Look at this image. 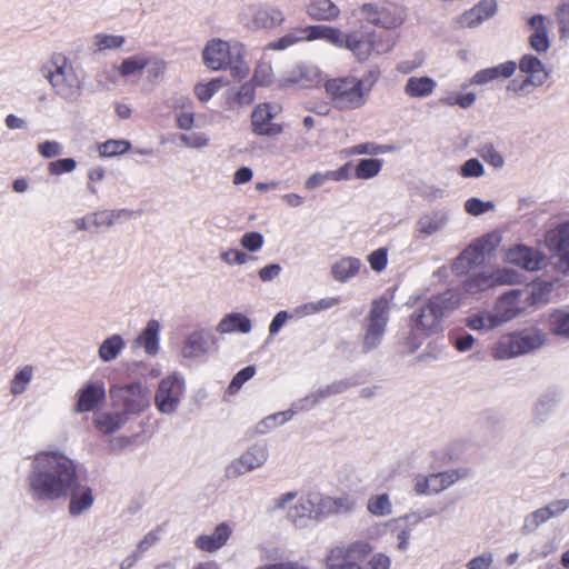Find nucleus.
Returning <instances> with one entry per match:
<instances>
[{
    "mask_svg": "<svg viewBox=\"0 0 569 569\" xmlns=\"http://www.w3.org/2000/svg\"><path fill=\"white\" fill-rule=\"evenodd\" d=\"M301 41H309V26L291 30L278 40L270 42L267 48L271 50H284Z\"/></svg>",
    "mask_w": 569,
    "mask_h": 569,
    "instance_id": "44",
    "label": "nucleus"
},
{
    "mask_svg": "<svg viewBox=\"0 0 569 569\" xmlns=\"http://www.w3.org/2000/svg\"><path fill=\"white\" fill-rule=\"evenodd\" d=\"M131 144L124 139L108 140L99 144V153L101 157H116L126 153Z\"/></svg>",
    "mask_w": 569,
    "mask_h": 569,
    "instance_id": "58",
    "label": "nucleus"
},
{
    "mask_svg": "<svg viewBox=\"0 0 569 569\" xmlns=\"http://www.w3.org/2000/svg\"><path fill=\"white\" fill-rule=\"evenodd\" d=\"M485 261V256L478 247L471 242L453 261L452 271L456 274L469 272L472 268L480 266Z\"/></svg>",
    "mask_w": 569,
    "mask_h": 569,
    "instance_id": "35",
    "label": "nucleus"
},
{
    "mask_svg": "<svg viewBox=\"0 0 569 569\" xmlns=\"http://www.w3.org/2000/svg\"><path fill=\"white\" fill-rule=\"evenodd\" d=\"M42 76L49 81L54 93L67 102H76L80 98L83 79L66 56L53 54L42 67Z\"/></svg>",
    "mask_w": 569,
    "mask_h": 569,
    "instance_id": "4",
    "label": "nucleus"
},
{
    "mask_svg": "<svg viewBox=\"0 0 569 569\" xmlns=\"http://www.w3.org/2000/svg\"><path fill=\"white\" fill-rule=\"evenodd\" d=\"M359 14L373 26L391 30L403 24L407 9L395 2H369L359 8Z\"/></svg>",
    "mask_w": 569,
    "mask_h": 569,
    "instance_id": "12",
    "label": "nucleus"
},
{
    "mask_svg": "<svg viewBox=\"0 0 569 569\" xmlns=\"http://www.w3.org/2000/svg\"><path fill=\"white\" fill-rule=\"evenodd\" d=\"M450 214L445 209H432L423 212L415 223L418 238L426 239L441 233L449 223Z\"/></svg>",
    "mask_w": 569,
    "mask_h": 569,
    "instance_id": "21",
    "label": "nucleus"
},
{
    "mask_svg": "<svg viewBox=\"0 0 569 569\" xmlns=\"http://www.w3.org/2000/svg\"><path fill=\"white\" fill-rule=\"evenodd\" d=\"M78 480V465L60 450H44L34 455L28 485L37 501L67 498Z\"/></svg>",
    "mask_w": 569,
    "mask_h": 569,
    "instance_id": "1",
    "label": "nucleus"
},
{
    "mask_svg": "<svg viewBox=\"0 0 569 569\" xmlns=\"http://www.w3.org/2000/svg\"><path fill=\"white\" fill-rule=\"evenodd\" d=\"M368 511L376 517H386L392 512V503L387 493L371 496L367 501Z\"/></svg>",
    "mask_w": 569,
    "mask_h": 569,
    "instance_id": "51",
    "label": "nucleus"
},
{
    "mask_svg": "<svg viewBox=\"0 0 569 569\" xmlns=\"http://www.w3.org/2000/svg\"><path fill=\"white\" fill-rule=\"evenodd\" d=\"M555 399L549 396H542L538 399L533 408V418L537 423L543 422L553 411Z\"/></svg>",
    "mask_w": 569,
    "mask_h": 569,
    "instance_id": "59",
    "label": "nucleus"
},
{
    "mask_svg": "<svg viewBox=\"0 0 569 569\" xmlns=\"http://www.w3.org/2000/svg\"><path fill=\"white\" fill-rule=\"evenodd\" d=\"M529 24L533 29L529 38L531 48L539 53L547 52L550 48V41L545 26V17L541 14L533 16L530 18Z\"/></svg>",
    "mask_w": 569,
    "mask_h": 569,
    "instance_id": "38",
    "label": "nucleus"
},
{
    "mask_svg": "<svg viewBox=\"0 0 569 569\" xmlns=\"http://www.w3.org/2000/svg\"><path fill=\"white\" fill-rule=\"evenodd\" d=\"M391 36L382 32L351 31L342 32L340 49L349 50L355 59L362 63L371 59L389 53L395 47Z\"/></svg>",
    "mask_w": 569,
    "mask_h": 569,
    "instance_id": "7",
    "label": "nucleus"
},
{
    "mask_svg": "<svg viewBox=\"0 0 569 569\" xmlns=\"http://www.w3.org/2000/svg\"><path fill=\"white\" fill-rule=\"evenodd\" d=\"M104 399V383L102 381H89L78 390L76 411L79 413L93 411Z\"/></svg>",
    "mask_w": 569,
    "mask_h": 569,
    "instance_id": "25",
    "label": "nucleus"
},
{
    "mask_svg": "<svg viewBox=\"0 0 569 569\" xmlns=\"http://www.w3.org/2000/svg\"><path fill=\"white\" fill-rule=\"evenodd\" d=\"M284 20V12L267 2H246L237 13V21L250 31L272 30L280 27Z\"/></svg>",
    "mask_w": 569,
    "mask_h": 569,
    "instance_id": "9",
    "label": "nucleus"
},
{
    "mask_svg": "<svg viewBox=\"0 0 569 569\" xmlns=\"http://www.w3.org/2000/svg\"><path fill=\"white\" fill-rule=\"evenodd\" d=\"M471 476V469L461 467L429 475L418 473L413 478V491L418 496H433Z\"/></svg>",
    "mask_w": 569,
    "mask_h": 569,
    "instance_id": "13",
    "label": "nucleus"
},
{
    "mask_svg": "<svg viewBox=\"0 0 569 569\" xmlns=\"http://www.w3.org/2000/svg\"><path fill=\"white\" fill-rule=\"evenodd\" d=\"M362 268V262L359 258L345 256L336 260L330 267L331 277L345 283L350 279L357 277Z\"/></svg>",
    "mask_w": 569,
    "mask_h": 569,
    "instance_id": "30",
    "label": "nucleus"
},
{
    "mask_svg": "<svg viewBox=\"0 0 569 569\" xmlns=\"http://www.w3.org/2000/svg\"><path fill=\"white\" fill-rule=\"evenodd\" d=\"M321 506L326 518L333 513L351 511L355 508V501L348 496L333 498L321 495Z\"/></svg>",
    "mask_w": 569,
    "mask_h": 569,
    "instance_id": "43",
    "label": "nucleus"
},
{
    "mask_svg": "<svg viewBox=\"0 0 569 569\" xmlns=\"http://www.w3.org/2000/svg\"><path fill=\"white\" fill-rule=\"evenodd\" d=\"M552 284L549 282L532 283L520 289L527 309L547 301V297L551 292Z\"/></svg>",
    "mask_w": 569,
    "mask_h": 569,
    "instance_id": "41",
    "label": "nucleus"
},
{
    "mask_svg": "<svg viewBox=\"0 0 569 569\" xmlns=\"http://www.w3.org/2000/svg\"><path fill=\"white\" fill-rule=\"evenodd\" d=\"M269 449L266 443L256 442L248 447L238 458L229 462L224 469L228 479H237L266 465Z\"/></svg>",
    "mask_w": 569,
    "mask_h": 569,
    "instance_id": "17",
    "label": "nucleus"
},
{
    "mask_svg": "<svg viewBox=\"0 0 569 569\" xmlns=\"http://www.w3.org/2000/svg\"><path fill=\"white\" fill-rule=\"evenodd\" d=\"M383 166L382 159L367 158L361 159L356 166L355 176L360 180H369L379 174Z\"/></svg>",
    "mask_w": 569,
    "mask_h": 569,
    "instance_id": "50",
    "label": "nucleus"
},
{
    "mask_svg": "<svg viewBox=\"0 0 569 569\" xmlns=\"http://www.w3.org/2000/svg\"><path fill=\"white\" fill-rule=\"evenodd\" d=\"M126 341L122 336L114 333L106 338L98 349V357L102 362H111L123 351Z\"/></svg>",
    "mask_w": 569,
    "mask_h": 569,
    "instance_id": "40",
    "label": "nucleus"
},
{
    "mask_svg": "<svg viewBox=\"0 0 569 569\" xmlns=\"http://www.w3.org/2000/svg\"><path fill=\"white\" fill-rule=\"evenodd\" d=\"M293 410H284L281 412L270 415L257 423L256 432L261 435L267 433L270 430L277 428L278 426H282L287 421H290L293 418Z\"/></svg>",
    "mask_w": 569,
    "mask_h": 569,
    "instance_id": "49",
    "label": "nucleus"
},
{
    "mask_svg": "<svg viewBox=\"0 0 569 569\" xmlns=\"http://www.w3.org/2000/svg\"><path fill=\"white\" fill-rule=\"evenodd\" d=\"M519 281L520 274L517 271L509 268H499L469 274L463 281V290L469 296L477 297L493 287L515 284Z\"/></svg>",
    "mask_w": 569,
    "mask_h": 569,
    "instance_id": "14",
    "label": "nucleus"
},
{
    "mask_svg": "<svg viewBox=\"0 0 569 569\" xmlns=\"http://www.w3.org/2000/svg\"><path fill=\"white\" fill-rule=\"evenodd\" d=\"M466 325L476 331H490L500 327V322L493 311H478L466 319Z\"/></svg>",
    "mask_w": 569,
    "mask_h": 569,
    "instance_id": "42",
    "label": "nucleus"
},
{
    "mask_svg": "<svg viewBox=\"0 0 569 569\" xmlns=\"http://www.w3.org/2000/svg\"><path fill=\"white\" fill-rule=\"evenodd\" d=\"M110 395L112 399L121 402L122 411L128 417L129 415H139L150 407V389L140 382L112 386Z\"/></svg>",
    "mask_w": 569,
    "mask_h": 569,
    "instance_id": "15",
    "label": "nucleus"
},
{
    "mask_svg": "<svg viewBox=\"0 0 569 569\" xmlns=\"http://www.w3.org/2000/svg\"><path fill=\"white\" fill-rule=\"evenodd\" d=\"M183 395V378L177 373L167 376L159 382L154 395L157 410L163 415H173L179 408Z\"/></svg>",
    "mask_w": 569,
    "mask_h": 569,
    "instance_id": "18",
    "label": "nucleus"
},
{
    "mask_svg": "<svg viewBox=\"0 0 569 569\" xmlns=\"http://www.w3.org/2000/svg\"><path fill=\"white\" fill-rule=\"evenodd\" d=\"M550 251L557 257L556 268L566 273L569 271V221L558 224L546 236Z\"/></svg>",
    "mask_w": 569,
    "mask_h": 569,
    "instance_id": "19",
    "label": "nucleus"
},
{
    "mask_svg": "<svg viewBox=\"0 0 569 569\" xmlns=\"http://www.w3.org/2000/svg\"><path fill=\"white\" fill-rule=\"evenodd\" d=\"M147 62L148 66H146V69L149 80L158 81L159 79H162L167 71V62L161 58L151 57L148 54Z\"/></svg>",
    "mask_w": 569,
    "mask_h": 569,
    "instance_id": "61",
    "label": "nucleus"
},
{
    "mask_svg": "<svg viewBox=\"0 0 569 569\" xmlns=\"http://www.w3.org/2000/svg\"><path fill=\"white\" fill-rule=\"evenodd\" d=\"M307 13L315 20L333 21L340 14V9L331 0H312L307 6Z\"/></svg>",
    "mask_w": 569,
    "mask_h": 569,
    "instance_id": "39",
    "label": "nucleus"
},
{
    "mask_svg": "<svg viewBox=\"0 0 569 569\" xmlns=\"http://www.w3.org/2000/svg\"><path fill=\"white\" fill-rule=\"evenodd\" d=\"M390 301L380 297L371 302L370 310L365 320L362 350L369 352L378 348L382 340L389 321Z\"/></svg>",
    "mask_w": 569,
    "mask_h": 569,
    "instance_id": "11",
    "label": "nucleus"
},
{
    "mask_svg": "<svg viewBox=\"0 0 569 569\" xmlns=\"http://www.w3.org/2000/svg\"><path fill=\"white\" fill-rule=\"evenodd\" d=\"M498 7L497 0H480L472 8L461 13L457 19V23L461 28H478L485 21L496 16Z\"/></svg>",
    "mask_w": 569,
    "mask_h": 569,
    "instance_id": "23",
    "label": "nucleus"
},
{
    "mask_svg": "<svg viewBox=\"0 0 569 569\" xmlns=\"http://www.w3.org/2000/svg\"><path fill=\"white\" fill-rule=\"evenodd\" d=\"M437 86V81L431 77H410L403 86V92L410 98L423 99L430 97Z\"/></svg>",
    "mask_w": 569,
    "mask_h": 569,
    "instance_id": "34",
    "label": "nucleus"
},
{
    "mask_svg": "<svg viewBox=\"0 0 569 569\" xmlns=\"http://www.w3.org/2000/svg\"><path fill=\"white\" fill-rule=\"evenodd\" d=\"M547 342V333L537 328L528 327L502 335L491 348V357L496 360H508L540 349Z\"/></svg>",
    "mask_w": 569,
    "mask_h": 569,
    "instance_id": "5",
    "label": "nucleus"
},
{
    "mask_svg": "<svg viewBox=\"0 0 569 569\" xmlns=\"http://www.w3.org/2000/svg\"><path fill=\"white\" fill-rule=\"evenodd\" d=\"M252 329L250 318L240 312H230L222 317L217 326L220 335H230L234 332L249 333Z\"/></svg>",
    "mask_w": 569,
    "mask_h": 569,
    "instance_id": "33",
    "label": "nucleus"
},
{
    "mask_svg": "<svg viewBox=\"0 0 569 569\" xmlns=\"http://www.w3.org/2000/svg\"><path fill=\"white\" fill-rule=\"evenodd\" d=\"M351 386H352V382L350 380L342 379V380H338L332 383H329L322 388H319L316 391L318 393V397L322 401L329 397L346 392Z\"/></svg>",
    "mask_w": 569,
    "mask_h": 569,
    "instance_id": "60",
    "label": "nucleus"
},
{
    "mask_svg": "<svg viewBox=\"0 0 569 569\" xmlns=\"http://www.w3.org/2000/svg\"><path fill=\"white\" fill-rule=\"evenodd\" d=\"M146 66H148L147 54L139 53L123 59L118 71L122 77L140 76Z\"/></svg>",
    "mask_w": 569,
    "mask_h": 569,
    "instance_id": "48",
    "label": "nucleus"
},
{
    "mask_svg": "<svg viewBox=\"0 0 569 569\" xmlns=\"http://www.w3.org/2000/svg\"><path fill=\"white\" fill-rule=\"evenodd\" d=\"M126 412L121 411H99L93 416L94 427L103 435H111L120 430L128 421Z\"/></svg>",
    "mask_w": 569,
    "mask_h": 569,
    "instance_id": "31",
    "label": "nucleus"
},
{
    "mask_svg": "<svg viewBox=\"0 0 569 569\" xmlns=\"http://www.w3.org/2000/svg\"><path fill=\"white\" fill-rule=\"evenodd\" d=\"M341 36L342 31L335 27L325 24L309 26V41L323 39L332 46L339 48V44L341 43Z\"/></svg>",
    "mask_w": 569,
    "mask_h": 569,
    "instance_id": "47",
    "label": "nucleus"
},
{
    "mask_svg": "<svg viewBox=\"0 0 569 569\" xmlns=\"http://www.w3.org/2000/svg\"><path fill=\"white\" fill-rule=\"evenodd\" d=\"M180 143L189 149L200 150L210 144V138L204 132H188L179 136Z\"/></svg>",
    "mask_w": 569,
    "mask_h": 569,
    "instance_id": "56",
    "label": "nucleus"
},
{
    "mask_svg": "<svg viewBox=\"0 0 569 569\" xmlns=\"http://www.w3.org/2000/svg\"><path fill=\"white\" fill-rule=\"evenodd\" d=\"M476 99L477 97L473 92L456 93L450 91L446 92L440 98V103L449 107L459 106L462 109H468L475 103Z\"/></svg>",
    "mask_w": 569,
    "mask_h": 569,
    "instance_id": "54",
    "label": "nucleus"
},
{
    "mask_svg": "<svg viewBox=\"0 0 569 569\" xmlns=\"http://www.w3.org/2000/svg\"><path fill=\"white\" fill-rule=\"evenodd\" d=\"M549 331L562 339H569V311L557 309L548 317Z\"/></svg>",
    "mask_w": 569,
    "mask_h": 569,
    "instance_id": "45",
    "label": "nucleus"
},
{
    "mask_svg": "<svg viewBox=\"0 0 569 569\" xmlns=\"http://www.w3.org/2000/svg\"><path fill=\"white\" fill-rule=\"evenodd\" d=\"M232 528L227 522H220L210 535H200L194 540V546L204 552H216L227 545L231 537Z\"/></svg>",
    "mask_w": 569,
    "mask_h": 569,
    "instance_id": "28",
    "label": "nucleus"
},
{
    "mask_svg": "<svg viewBox=\"0 0 569 569\" xmlns=\"http://www.w3.org/2000/svg\"><path fill=\"white\" fill-rule=\"evenodd\" d=\"M223 86V79L217 78L212 79L209 82L206 83H198L193 91L196 97L201 102H208L217 92L218 90Z\"/></svg>",
    "mask_w": 569,
    "mask_h": 569,
    "instance_id": "55",
    "label": "nucleus"
},
{
    "mask_svg": "<svg viewBox=\"0 0 569 569\" xmlns=\"http://www.w3.org/2000/svg\"><path fill=\"white\" fill-rule=\"evenodd\" d=\"M244 46L238 41L211 39L202 50L204 66L212 70H229L234 78H246L250 68L244 60Z\"/></svg>",
    "mask_w": 569,
    "mask_h": 569,
    "instance_id": "2",
    "label": "nucleus"
},
{
    "mask_svg": "<svg viewBox=\"0 0 569 569\" xmlns=\"http://www.w3.org/2000/svg\"><path fill=\"white\" fill-rule=\"evenodd\" d=\"M516 69V62L507 61L491 68L479 70L470 79V84L482 86L498 78H510Z\"/></svg>",
    "mask_w": 569,
    "mask_h": 569,
    "instance_id": "32",
    "label": "nucleus"
},
{
    "mask_svg": "<svg viewBox=\"0 0 569 569\" xmlns=\"http://www.w3.org/2000/svg\"><path fill=\"white\" fill-rule=\"evenodd\" d=\"M33 377V368L31 366H24L18 370L10 382V392L13 396L23 393L31 379Z\"/></svg>",
    "mask_w": 569,
    "mask_h": 569,
    "instance_id": "52",
    "label": "nucleus"
},
{
    "mask_svg": "<svg viewBox=\"0 0 569 569\" xmlns=\"http://www.w3.org/2000/svg\"><path fill=\"white\" fill-rule=\"evenodd\" d=\"M226 108L236 110L248 106L254 100V87L251 82L242 83L238 89H229L224 93Z\"/></svg>",
    "mask_w": 569,
    "mask_h": 569,
    "instance_id": "36",
    "label": "nucleus"
},
{
    "mask_svg": "<svg viewBox=\"0 0 569 569\" xmlns=\"http://www.w3.org/2000/svg\"><path fill=\"white\" fill-rule=\"evenodd\" d=\"M460 299L453 291H446L425 300L410 316L413 331L431 336L441 330L443 319L459 307Z\"/></svg>",
    "mask_w": 569,
    "mask_h": 569,
    "instance_id": "3",
    "label": "nucleus"
},
{
    "mask_svg": "<svg viewBox=\"0 0 569 569\" xmlns=\"http://www.w3.org/2000/svg\"><path fill=\"white\" fill-rule=\"evenodd\" d=\"M527 310L520 289H512L500 296L493 308L500 326L517 318Z\"/></svg>",
    "mask_w": 569,
    "mask_h": 569,
    "instance_id": "20",
    "label": "nucleus"
},
{
    "mask_svg": "<svg viewBox=\"0 0 569 569\" xmlns=\"http://www.w3.org/2000/svg\"><path fill=\"white\" fill-rule=\"evenodd\" d=\"M373 549L365 539L333 545L326 552L325 569H359V561L366 560Z\"/></svg>",
    "mask_w": 569,
    "mask_h": 569,
    "instance_id": "10",
    "label": "nucleus"
},
{
    "mask_svg": "<svg viewBox=\"0 0 569 569\" xmlns=\"http://www.w3.org/2000/svg\"><path fill=\"white\" fill-rule=\"evenodd\" d=\"M519 69L528 74L527 78L521 81L512 80L507 86L508 91L517 94H529L533 88L542 86L549 78V72L542 61L532 54H525L520 59Z\"/></svg>",
    "mask_w": 569,
    "mask_h": 569,
    "instance_id": "16",
    "label": "nucleus"
},
{
    "mask_svg": "<svg viewBox=\"0 0 569 569\" xmlns=\"http://www.w3.org/2000/svg\"><path fill=\"white\" fill-rule=\"evenodd\" d=\"M126 42L123 36L97 33L92 39L94 51H106L120 48Z\"/></svg>",
    "mask_w": 569,
    "mask_h": 569,
    "instance_id": "53",
    "label": "nucleus"
},
{
    "mask_svg": "<svg viewBox=\"0 0 569 569\" xmlns=\"http://www.w3.org/2000/svg\"><path fill=\"white\" fill-rule=\"evenodd\" d=\"M297 496L296 491L278 496L273 501L274 509H286L288 520L297 528H306L311 520L325 518L320 493L312 492L299 498Z\"/></svg>",
    "mask_w": 569,
    "mask_h": 569,
    "instance_id": "8",
    "label": "nucleus"
},
{
    "mask_svg": "<svg viewBox=\"0 0 569 569\" xmlns=\"http://www.w3.org/2000/svg\"><path fill=\"white\" fill-rule=\"evenodd\" d=\"M69 513L71 516H80L88 511L94 503L93 490L88 485H82L79 479L70 490L69 496Z\"/></svg>",
    "mask_w": 569,
    "mask_h": 569,
    "instance_id": "29",
    "label": "nucleus"
},
{
    "mask_svg": "<svg viewBox=\"0 0 569 569\" xmlns=\"http://www.w3.org/2000/svg\"><path fill=\"white\" fill-rule=\"evenodd\" d=\"M208 351V343L203 330H194L188 335L181 348L183 359H197Z\"/></svg>",
    "mask_w": 569,
    "mask_h": 569,
    "instance_id": "37",
    "label": "nucleus"
},
{
    "mask_svg": "<svg viewBox=\"0 0 569 569\" xmlns=\"http://www.w3.org/2000/svg\"><path fill=\"white\" fill-rule=\"evenodd\" d=\"M325 90L335 109L342 112L359 110L369 101L368 90L360 78L352 74L328 79Z\"/></svg>",
    "mask_w": 569,
    "mask_h": 569,
    "instance_id": "6",
    "label": "nucleus"
},
{
    "mask_svg": "<svg viewBox=\"0 0 569 569\" xmlns=\"http://www.w3.org/2000/svg\"><path fill=\"white\" fill-rule=\"evenodd\" d=\"M561 38L569 39V1L561 2L556 11Z\"/></svg>",
    "mask_w": 569,
    "mask_h": 569,
    "instance_id": "64",
    "label": "nucleus"
},
{
    "mask_svg": "<svg viewBox=\"0 0 569 569\" xmlns=\"http://www.w3.org/2000/svg\"><path fill=\"white\" fill-rule=\"evenodd\" d=\"M549 519L550 517L548 516L545 508H539L525 517L521 530L523 533H531Z\"/></svg>",
    "mask_w": 569,
    "mask_h": 569,
    "instance_id": "57",
    "label": "nucleus"
},
{
    "mask_svg": "<svg viewBox=\"0 0 569 569\" xmlns=\"http://www.w3.org/2000/svg\"><path fill=\"white\" fill-rule=\"evenodd\" d=\"M505 260L528 271H536L545 266L546 258L538 250L523 244H516L506 252Z\"/></svg>",
    "mask_w": 569,
    "mask_h": 569,
    "instance_id": "24",
    "label": "nucleus"
},
{
    "mask_svg": "<svg viewBox=\"0 0 569 569\" xmlns=\"http://www.w3.org/2000/svg\"><path fill=\"white\" fill-rule=\"evenodd\" d=\"M391 559L383 552L373 553L367 561H359V569H390Z\"/></svg>",
    "mask_w": 569,
    "mask_h": 569,
    "instance_id": "63",
    "label": "nucleus"
},
{
    "mask_svg": "<svg viewBox=\"0 0 569 569\" xmlns=\"http://www.w3.org/2000/svg\"><path fill=\"white\" fill-rule=\"evenodd\" d=\"M132 216V212L127 209L120 210H103L91 214V220L94 229L100 227H111L116 221L121 219H128Z\"/></svg>",
    "mask_w": 569,
    "mask_h": 569,
    "instance_id": "46",
    "label": "nucleus"
},
{
    "mask_svg": "<svg viewBox=\"0 0 569 569\" xmlns=\"http://www.w3.org/2000/svg\"><path fill=\"white\" fill-rule=\"evenodd\" d=\"M160 330L161 325L158 320H149L141 332L133 339L131 349H143L147 356L154 357L160 349Z\"/></svg>",
    "mask_w": 569,
    "mask_h": 569,
    "instance_id": "27",
    "label": "nucleus"
},
{
    "mask_svg": "<svg viewBox=\"0 0 569 569\" xmlns=\"http://www.w3.org/2000/svg\"><path fill=\"white\" fill-rule=\"evenodd\" d=\"M279 108L270 103H262L256 107L252 112V128L254 133L259 136L279 134L282 128L272 123V119L278 114Z\"/></svg>",
    "mask_w": 569,
    "mask_h": 569,
    "instance_id": "26",
    "label": "nucleus"
},
{
    "mask_svg": "<svg viewBox=\"0 0 569 569\" xmlns=\"http://www.w3.org/2000/svg\"><path fill=\"white\" fill-rule=\"evenodd\" d=\"M321 81V71L318 67L311 64H298L279 79L281 88L300 87L311 88L316 87Z\"/></svg>",
    "mask_w": 569,
    "mask_h": 569,
    "instance_id": "22",
    "label": "nucleus"
},
{
    "mask_svg": "<svg viewBox=\"0 0 569 569\" xmlns=\"http://www.w3.org/2000/svg\"><path fill=\"white\" fill-rule=\"evenodd\" d=\"M182 110L176 114L177 127L181 130H190L194 126V113L192 112L191 101L187 98L182 99Z\"/></svg>",
    "mask_w": 569,
    "mask_h": 569,
    "instance_id": "62",
    "label": "nucleus"
}]
</instances>
